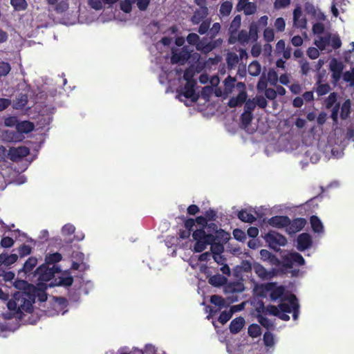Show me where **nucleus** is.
<instances>
[{
	"label": "nucleus",
	"instance_id": "obj_38",
	"mask_svg": "<svg viewBox=\"0 0 354 354\" xmlns=\"http://www.w3.org/2000/svg\"><path fill=\"white\" fill-rule=\"evenodd\" d=\"M232 9V3L230 1H225L221 3L219 9L220 15L225 17L228 16Z\"/></svg>",
	"mask_w": 354,
	"mask_h": 354
},
{
	"label": "nucleus",
	"instance_id": "obj_51",
	"mask_svg": "<svg viewBox=\"0 0 354 354\" xmlns=\"http://www.w3.org/2000/svg\"><path fill=\"white\" fill-rule=\"evenodd\" d=\"M234 238L241 242H244L246 239V234L244 231L241 229L236 228L233 230Z\"/></svg>",
	"mask_w": 354,
	"mask_h": 354
},
{
	"label": "nucleus",
	"instance_id": "obj_55",
	"mask_svg": "<svg viewBox=\"0 0 354 354\" xmlns=\"http://www.w3.org/2000/svg\"><path fill=\"white\" fill-rule=\"evenodd\" d=\"M330 46L334 49H338L342 46V41L339 37L337 35H331Z\"/></svg>",
	"mask_w": 354,
	"mask_h": 354
},
{
	"label": "nucleus",
	"instance_id": "obj_15",
	"mask_svg": "<svg viewBox=\"0 0 354 354\" xmlns=\"http://www.w3.org/2000/svg\"><path fill=\"white\" fill-rule=\"evenodd\" d=\"M247 93L245 91H241L236 97H231L227 103L230 108H235L241 106L247 100Z\"/></svg>",
	"mask_w": 354,
	"mask_h": 354
},
{
	"label": "nucleus",
	"instance_id": "obj_47",
	"mask_svg": "<svg viewBox=\"0 0 354 354\" xmlns=\"http://www.w3.org/2000/svg\"><path fill=\"white\" fill-rule=\"evenodd\" d=\"M3 256V263L5 266H10L15 263L18 259V256L16 254H1Z\"/></svg>",
	"mask_w": 354,
	"mask_h": 354
},
{
	"label": "nucleus",
	"instance_id": "obj_60",
	"mask_svg": "<svg viewBox=\"0 0 354 354\" xmlns=\"http://www.w3.org/2000/svg\"><path fill=\"white\" fill-rule=\"evenodd\" d=\"M274 27L279 32H283L285 30L286 22L283 18L278 17L274 21Z\"/></svg>",
	"mask_w": 354,
	"mask_h": 354
},
{
	"label": "nucleus",
	"instance_id": "obj_39",
	"mask_svg": "<svg viewBox=\"0 0 354 354\" xmlns=\"http://www.w3.org/2000/svg\"><path fill=\"white\" fill-rule=\"evenodd\" d=\"M248 333L250 337L256 338L261 335L262 331L261 327L258 324H252L249 326Z\"/></svg>",
	"mask_w": 354,
	"mask_h": 354
},
{
	"label": "nucleus",
	"instance_id": "obj_35",
	"mask_svg": "<svg viewBox=\"0 0 354 354\" xmlns=\"http://www.w3.org/2000/svg\"><path fill=\"white\" fill-rule=\"evenodd\" d=\"M261 71V66L259 62L253 61L248 66V73L252 76H258Z\"/></svg>",
	"mask_w": 354,
	"mask_h": 354
},
{
	"label": "nucleus",
	"instance_id": "obj_43",
	"mask_svg": "<svg viewBox=\"0 0 354 354\" xmlns=\"http://www.w3.org/2000/svg\"><path fill=\"white\" fill-rule=\"evenodd\" d=\"M236 81V78L230 75L227 76V77L224 80L223 83L225 86V91L226 93L232 92V89L234 87Z\"/></svg>",
	"mask_w": 354,
	"mask_h": 354
},
{
	"label": "nucleus",
	"instance_id": "obj_11",
	"mask_svg": "<svg viewBox=\"0 0 354 354\" xmlns=\"http://www.w3.org/2000/svg\"><path fill=\"white\" fill-rule=\"evenodd\" d=\"M30 153V150L26 147H19L12 148L9 150V158L12 161H16L19 158H24Z\"/></svg>",
	"mask_w": 354,
	"mask_h": 354
},
{
	"label": "nucleus",
	"instance_id": "obj_28",
	"mask_svg": "<svg viewBox=\"0 0 354 354\" xmlns=\"http://www.w3.org/2000/svg\"><path fill=\"white\" fill-rule=\"evenodd\" d=\"M48 4L51 6H55V10L57 12H63L68 8L67 3L59 0H46Z\"/></svg>",
	"mask_w": 354,
	"mask_h": 354
},
{
	"label": "nucleus",
	"instance_id": "obj_27",
	"mask_svg": "<svg viewBox=\"0 0 354 354\" xmlns=\"http://www.w3.org/2000/svg\"><path fill=\"white\" fill-rule=\"evenodd\" d=\"M237 216L239 219L245 223H252L256 221V217L246 209L239 211Z\"/></svg>",
	"mask_w": 354,
	"mask_h": 354
},
{
	"label": "nucleus",
	"instance_id": "obj_31",
	"mask_svg": "<svg viewBox=\"0 0 354 354\" xmlns=\"http://www.w3.org/2000/svg\"><path fill=\"white\" fill-rule=\"evenodd\" d=\"M10 5L13 7L15 11H24L28 8V4L26 0H10Z\"/></svg>",
	"mask_w": 354,
	"mask_h": 354
},
{
	"label": "nucleus",
	"instance_id": "obj_29",
	"mask_svg": "<svg viewBox=\"0 0 354 354\" xmlns=\"http://www.w3.org/2000/svg\"><path fill=\"white\" fill-rule=\"evenodd\" d=\"M230 237V234L222 229H219L216 231L215 234H213L214 241L221 242L223 244L226 243L229 241Z\"/></svg>",
	"mask_w": 354,
	"mask_h": 354
},
{
	"label": "nucleus",
	"instance_id": "obj_30",
	"mask_svg": "<svg viewBox=\"0 0 354 354\" xmlns=\"http://www.w3.org/2000/svg\"><path fill=\"white\" fill-rule=\"evenodd\" d=\"M62 259V256L59 252H55L46 256L45 264L48 266L55 265L56 263L59 262Z\"/></svg>",
	"mask_w": 354,
	"mask_h": 354
},
{
	"label": "nucleus",
	"instance_id": "obj_23",
	"mask_svg": "<svg viewBox=\"0 0 354 354\" xmlns=\"http://www.w3.org/2000/svg\"><path fill=\"white\" fill-rule=\"evenodd\" d=\"M35 128V125L32 122L28 120L21 121L17 124L16 129L21 133H28Z\"/></svg>",
	"mask_w": 354,
	"mask_h": 354
},
{
	"label": "nucleus",
	"instance_id": "obj_22",
	"mask_svg": "<svg viewBox=\"0 0 354 354\" xmlns=\"http://www.w3.org/2000/svg\"><path fill=\"white\" fill-rule=\"evenodd\" d=\"M210 245V250L213 254V258L214 261H217V258H221V254L224 251L223 243L213 241Z\"/></svg>",
	"mask_w": 354,
	"mask_h": 354
},
{
	"label": "nucleus",
	"instance_id": "obj_26",
	"mask_svg": "<svg viewBox=\"0 0 354 354\" xmlns=\"http://www.w3.org/2000/svg\"><path fill=\"white\" fill-rule=\"evenodd\" d=\"M310 223L313 230L316 233H321L324 231V226L321 220L317 216H312L310 218Z\"/></svg>",
	"mask_w": 354,
	"mask_h": 354
},
{
	"label": "nucleus",
	"instance_id": "obj_36",
	"mask_svg": "<svg viewBox=\"0 0 354 354\" xmlns=\"http://www.w3.org/2000/svg\"><path fill=\"white\" fill-rule=\"evenodd\" d=\"M239 10H243L245 15H251L257 12V6L253 2L247 1Z\"/></svg>",
	"mask_w": 354,
	"mask_h": 354
},
{
	"label": "nucleus",
	"instance_id": "obj_17",
	"mask_svg": "<svg viewBox=\"0 0 354 354\" xmlns=\"http://www.w3.org/2000/svg\"><path fill=\"white\" fill-rule=\"evenodd\" d=\"M288 303L281 302L279 305V309L282 313H290L293 309V304H298V300L295 295H291L288 298Z\"/></svg>",
	"mask_w": 354,
	"mask_h": 354
},
{
	"label": "nucleus",
	"instance_id": "obj_18",
	"mask_svg": "<svg viewBox=\"0 0 354 354\" xmlns=\"http://www.w3.org/2000/svg\"><path fill=\"white\" fill-rule=\"evenodd\" d=\"M274 285L272 283H268L266 286V289H267V290H270V299L272 301H276L278 299H281L282 297V296L284 294L285 289H284L283 286H282L275 287L272 289V287Z\"/></svg>",
	"mask_w": 354,
	"mask_h": 354
},
{
	"label": "nucleus",
	"instance_id": "obj_64",
	"mask_svg": "<svg viewBox=\"0 0 354 354\" xmlns=\"http://www.w3.org/2000/svg\"><path fill=\"white\" fill-rule=\"evenodd\" d=\"M14 243L15 241L12 238L9 236L3 237L1 240V245L5 248H11L14 245Z\"/></svg>",
	"mask_w": 354,
	"mask_h": 354
},
{
	"label": "nucleus",
	"instance_id": "obj_16",
	"mask_svg": "<svg viewBox=\"0 0 354 354\" xmlns=\"http://www.w3.org/2000/svg\"><path fill=\"white\" fill-rule=\"evenodd\" d=\"M241 25V17L240 15H236L231 21L227 30L228 38L234 37L238 32Z\"/></svg>",
	"mask_w": 354,
	"mask_h": 354
},
{
	"label": "nucleus",
	"instance_id": "obj_59",
	"mask_svg": "<svg viewBox=\"0 0 354 354\" xmlns=\"http://www.w3.org/2000/svg\"><path fill=\"white\" fill-rule=\"evenodd\" d=\"M31 251V247L25 244L21 245L18 249L19 254L21 257H24L30 254Z\"/></svg>",
	"mask_w": 354,
	"mask_h": 354
},
{
	"label": "nucleus",
	"instance_id": "obj_3",
	"mask_svg": "<svg viewBox=\"0 0 354 354\" xmlns=\"http://www.w3.org/2000/svg\"><path fill=\"white\" fill-rule=\"evenodd\" d=\"M60 272L61 269L57 265L50 267L47 264L43 263L36 269L35 274L37 276L39 281L47 282L54 277L55 273Z\"/></svg>",
	"mask_w": 354,
	"mask_h": 354
},
{
	"label": "nucleus",
	"instance_id": "obj_2",
	"mask_svg": "<svg viewBox=\"0 0 354 354\" xmlns=\"http://www.w3.org/2000/svg\"><path fill=\"white\" fill-rule=\"evenodd\" d=\"M192 237L195 241L194 246L195 252L204 251L207 248V246L214 241L213 234H207L204 229H197L193 231Z\"/></svg>",
	"mask_w": 354,
	"mask_h": 354
},
{
	"label": "nucleus",
	"instance_id": "obj_50",
	"mask_svg": "<svg viewBox=\"0 0 354 354\" xmlns=\"http://www.w3.org/2000/svg\"><path fill=\"white\" fill-rule=\"evenodd\" d=\"M263 340L266 346H272L274 344V336L272 333L269 331L263 334Z\"/></svg>",
	"mask_w": 354,
	"mask_h": 354
},
{
	"label": "nucleus",
	"instance_id": "obj_6",
	"mask_svg": "<svg viewBox=\"0 0 354 354\" xmlns=\"http://www.w3.org/2000/svg\"><path fill=\"white\" fill-rule=\"evenodd\" d=\"M344 66L342 62H338L335 58H333L329 64V69L332 73L331 82L334 86H336L339 82L342 76L343 75V71Z\"/></svg>",
	"mask_w": 354,
	"mask_h": 354
},
{
	"label": "nucleus",
	"instance_id": "obj_46",
	"mask_svg": "<svg viewBox=\"0 0 354 354\" xmlns=\"http://www.w3.org/2000/svg\"><path fill=\"white\" fill-rule=\"evenodd\" d=\"M210 302L216 306H218L220 308L225 306V299L221 296L218 295H212L210 297Z\"/></svg>",
	"mask_w": 354,
	"mask_h": 354
},
{
	"label": "nucleus",
	"instance_id": "obj_33",
	"mask_svg": "<svg viewBox=\"0 0 354 354\" xmlns=\"http://www.w3.org/2000/svg\"><path fill=\"white\" fill-rule=\"evenodd\" d=\"M258 24L256 22H252L249 26L248 37L252 42H256L258 39Z\"/></svg>",
	"mask_w": 354,
	"mask_h": 354
},
{
	"label": "nucleus",
	"instance_id": "obj_10",
	"mask_svg": "<svg viewBox=\"0 0 354 354\" xmlns=\"http://www.w3.org/2000/svg\"><path fill=\"white\" fill-rule=\"evenodd\" d=\"M208 13L207 7L206 6H201L194 11L191 18V21L193 24H199L201 21L207 19Z\"/></svg>",
	"mask_w": 354,
	"mask_h": 354
},
{
	"label": "nucleus",
	"instance_id": "obj_42",
	"mask_svg": "<svg viewBox=\"0 0 354 354\" xmlns=\"http://www.w3.org/2000/svg\"><path fill=\"white\" fill-rule=\"evenodd\" d=\"M133 3H135V0H122L120 3V8L124 12L130 13Z\"/></svg>",
	"mask_w": 354,
	"mask_h": 354
},
{
	"label": "nucleus",
	"instance_id": "obj_52",
	"mask_svg": "<svg viewBox=\"0 0 354 354\" xmlns=\"http://www.w3.org/2000/svg\"><path fill=\"white\" fill-rule=\"evenodd\" d=\"M291 258L294 264H297L298 266H304L305 264V260L304 257L301 254L298 252H292Z\"/></svg>",
	"mask_w": 354,
	"mask_h": 354
},
{
	"label": "nucleus",
	"instance_id": "obj_19",
	"mask_svg": "<svg viewBox=\"0 0 354 354\" xmlns=\"http://www.w3.org/2000/svg\"><path fill=\"white\" fill-rule=\"evenodd\" d=\"M183 96L187 99H191L193 102H196L198 100V96L195 94L194 83L187 82L183 88Z\"/></svg>",
	"mask_w": 354,
	"mask_h": 354
},
{
	"label": "nucleus",
	"instance_id": "obj_61",
	"mask_svg": "<svg viewBox=\"0 0 354 354\" xmlns=\"http://www.w3.org/2000/svg\"><path fill=\"white\" fill-rule=\"evenodd\" d=\"M325 30L324 25L322 23L317 22L313 24L312 30L314 35L323 34Z\"/></svg>",
	"mask_w": 354,
	"mask_h": 354
},
{
	"label": "nucleus",
	"instance_id": "obj_5",
	"mask_svg": "<svg viewBox=\"0 0 354 354\" xmlns=\"http://www.w3.org/2000/svg\"><path fill=\"white\" fill-rule=\"evenodd\" d=\"M264 239L268 243L270 248L274 250H276L278 246H284L287 243L286 238L274 231H270L267 233L264 236Z\"/></svg>",
	"mask_w": 354,
	"mask_h": 354
},
{
	"label": "nucleus",
	"instance_id": "obj_45",
	"mask_svg": "<svg viewBox=\"0 0 354 354\" xmlns=\"http://www.w3.org/2000/svg\"><path fill=\"white\" fill-rule=\"evenodd\" d=\"M232 315H233V311H231L230 310H224V311L221 312V313L220 314V315L218 318V321L221 324H225L232 318Z\"/></svg>",
	"mask_w": 354,
	"mask_h": 354
},
{
	"label": "nucleus",
	"instance_id": "obj_54",
	"mask_svg": "<svg viewBox=\"0 0 354 354\" xmlns=\"http://www.w3.org/2000/svg\"><path fill=\"white\" fill-rule=\"evenodd\" d=\"M252 113L243 112L241 115V124L247 127L252 122Z\"/></svg>",
	"mask_w": 354,
	"mask_h": 354
},
{
	"label": "nucleus",
	"instance_id": "obj_62",
	"mask_svg": "<svg viewBox=\"0 0 354 354\" xmlns=\"http://www.w3.org/2000/svg\"><path fill=\"white\" fill-rule=\"evenodd\" d=\"M336 101H337V93L335 92L330 93V95L326 100V107L327 109L332 107L335 104Z\"/></svg>",
	"mask_w": 354,
	"mask_h": 354
},
{
	"label": "nucleus",
	"instance_id": "obj_40",
	"mask_svg": "<svg viewBox=\"0 0 354 354\" xmlns=\"http://www.w3.org/2000/svg\"><path fill=\"white\" fill-rule=\"evenodd\" d=\"M211 23L212 20L210 18L206 19L204 21H201L197 30L198 32L201 35H205L206 33L208 34Z\"/></svg>",
	"mask_w": 354,
	"mask_h": 354
},
{
	"label": "nucleus",
	"instance_id": "obj_1",
	"mask_svg": "<svg viewBox=\"0 0 354 354\" xmlns=\"http://www.w3.org/2000/svg\"><path fill=\"white\" fill-rule=\"evenodd\" d=\"M35 298V291L16 292L6 304L8 312L4 314V317L8 319L16 318L21 320L25 313L32 312Z\"/></svg>",
	"mask_w": 354,
	"mask_h": 354
},
{
	"label": "nucleus",
	"instance_id": "obj_8",
	"mask_svg": "<svg viewBox=\"0 0 354 354\" xmlns=\"http://www.w3.org/2000/svg\"><path fill=\"white\" fill-rule=\"evenodd\" d=\"M250 40L248 37V33L246 30H241L239 31L234 37H231L227 39V42L229 44L233 45L236 43L242 46H245L247 44Z\"/></svg>",
	"mask_w": 354,
	"mask_h": 354
},
{
	"label": "nucleus",
	"instance_id": "obj_9",
	"mask_svg": "<svg viewBox=\"0 0 354 354\" xmlns=\"http://www.w3.org/2000/svg\"><path fill=\"white\" fill-rule=\"evenodd\" d=\"M306 221L304 218H297L291 221L290 219V224L287 225L286 230L289 234H295L301 231L305 226Z\"/></svg>",
	"mask_w": 354,
	"mask_h": 354
},
{
	"label": "nucleus",
	"instance_id": "obj_44",
	"mask_svg": "<svg viewBox=\"0 0 354 354\" xmlns=\"http://www.w3.org/2000/svg\"><path fill=\"white\" fill-rule=\"evenodd\" d=\"M221 26L218 22L214 23L212 28L209 27L208 32V37L209 39H214L216 35L219 33Z\"/></svg>",
	"mask_w": 354,
	"mask_h": 354
},
{
	"label": "nucleus",
	"instance_id": "obj_24",
	"mask_svg": "<svg viewBox=\"0 0 354 354\" xmlns=\"http://www.w3.org/2000/svg\"><path fill=\"white\" fill-rule=\"evenodd\" d=\"M207 39L203 37L201 42L197 45V50L203 53L207 54L215 49V46L212 41L206 42Z\"/></svg>",
	"mask_w": 354,
	"mask_h": 354
},
{
	"label": "nucleus",
	"instance_id": "obj_4",
	"mask_svg": "<svg viewBox=\"0 0 354 354\" xmlns=\"http://www.w3.org/2000/svg\"><path fill=\"white\" fill-rule=\"evenodd\" d=\"M194 51L188 46H184L179 50H173L171 57V62L172 64H185L191 57V54Z\"/></svg>",
	"mask_w": 354,
	"mask_h": 354
},
{
	"label": "nucleus",
	"instance_id": "obj_32",
	"mask_svg": "<svg viewBox=\"0 0 354 354\" xmlns=\"http://www.w3.org/2000/svg\"><path fill=\"white\" fill-rule=\"evenodd\" d=\"M227 67L230 69L234 68L239 62V57L235 53H229L226 57Z\"/></svg>",
	"mask_w": 354,
	"mask_h": 354
},
{
	"label": "nucleus",
	"instance_id": "obj_63",
	"mask_svg": "<svg viewBox=\"0 0 354 354\" xmlns=\"http://www.w3.org/2000/svg\"><path fill=\"white\" fill-rule=\"evenodd\" d=\"M151 0H135V3H136L137 7L140 11H145L149 3Z\"/></svg>",
	"mask_w": 354,
	"mask_h": 354
},
{
	"label": "nucleus",
	"instance_id": "obj_25",
	"mask_svg": "<svg viewBox=\"0 0 354 354\" xmlns=\"http://www.w3.org/2000/svg\"><path fill=\"white\" fill-rule=\"evenodd\" d=\"M208 283L214 287H220L227 283V278L220 274H214L209 277Z\"/></svg>",
	"mask_w": 354,
	"mask_h": 354
},
{
	"label": "nucleus",
	"instance_id": "obj_49",
	"mask_svg": "<svg viewBox=\"0 0 354 354\" xmlns=\"http://www.w3.org/2000/svg\"><path fill=\"white\" fill-rule=\"evenodd\" d=\"M257 317L258 322L263 327L266 328V329H270L273 327V324L267 317L263 316L262 315H257Z\"/></svg>",
	"mask_w": 354,
	"mask_h": 354
},
{
	"label": "nucleus",
	"instance_id": "obj_53",
	"mask_svg": "<svg viewBox=\"0 0 354 354\" xmlns=\"http://www.w3.org/2000/svg\"><path fill=\"white\" fill-rule=\"evenodd\" d=\"M343 79L346 82H348L351 86H354V67L351 68V71H346L343 74Z\"/></svg>",
	"mask_w": 354,
	"mask_h": 354
},
{
	"label": "nucleus",
	"instance_id": "obj_20",
	"mask_svg": "<svg viewBox=\"0 0 354 354\" xmlns=\"http://www.w3.org/2000/svg\"><path fill=\"white\" fill-rule=\"evenodd\" d=\"M330 39L331 33L327 32L324 36L318 37V39L315 40L314 44L320 50H324L326 48L327 46H330Z\"/></svg>",
	"mask_w": 354,
	"mask_h": 354
},
{
	"label": "nucleus",
	"instance_id": "obj_56",
	"mask_svg": "<svg viewBox=\"0 0 354 354\" xmlns=\"http://www.w3.org/2000/svg\"><path fill=\"white\" fill-rule=\"evenodd\" d=\"M263 39L267 42H271L274 39V33L272 28H266L263 31Z\"/></svg>",
	"mask_w": 354,
	"mask_h": 354
},
{
	"label": "nucleus",
	"instance_id": "obj_57",
	"mask_svg": "<svg viewBox=\"0 0 354 354\" xmlns=\"http://www.w3.org/2000/svg\"><path fill=\"white\" fill-rule=\"evenodd\" d=\"M11 70L9 63L5 62H0V77L7 75Z\"/></svg>",
	"mask_w": 354,
	"mask_h": 354
},
{
	"label": "nucleus",
	"instance_id": "obj_34",
	"mask_svg": "<svg viewBox=\"0 0 354 354\" xmlns=\"http://www.w3.org/2000/svg\"><path fill=\"white\" fill-rule=\"evenodd\" d=\"M351 100L349 99L346 100L342 105L340 117L342 120H346L350 115L351 113Z\"/></svg>",
	"mask_w": 354,
	"mask_h": 354
},
{
	"label": "nucleus",
	"instance_id": "obj_41",
	"mask_svg": "<svg viewBox=\"0 0 354 354\" xmlns=\"http://www.w3.org/2000/svg\"><path fill=\"white\" fill-rule=\"evenodd\" d=\"M187 42L191 46H195L197 49V45L201 42L202 39H201L198 35L196 33H189L186 37Z\"/></svg>",
	"mask_w": 354,
	"mask_h": 354
},
{
	"label": "nucleus",
	"instance_id": "obj_12",
	"mask_svg": "<svg viewBox=\"0 0 354 354\" xmlns=\"http://www.w3.org/2000/svg\"><path fill=\"white\" fill-rule=\"evenodd\" d=\"M297 249L299 251H304L309 248L312 245V238L308 233H302L299 234L297 239Z\"/></svg>",
	"mask_w": 354,
	"mask_h": 354
},
{
	"label": "nucleus",
	"instance_id": "obj_21",
	"mask_svg": "<svg viewBox=\"0 0 354 354\" xmlns=\"http://www.w3.org/2000/svg\"><path fill=\"white\" fill-rule=\"evenodd\" d=\"M245 325V319L242 317L234 319L230 324V331L232 334L239 333Z\"/></svg>",
	"mask_w": 354,
	"mask_h": 354
},
{
	"label": "nucleus",
	"instance_id": "obj_58",
	"mask_svg": "<svg viewBox=\"0 0 354 354\" xmlns=\"http://www.w3.org/2000/svg\"><path fill=\"white\" fill-rule=\"evenodd\" d=\"M73 283V278L71 276L61 277L59 282L57 283L58 286H63L65 287L71 286Z\"/></svg>",
	"mask_w": 354,
	"mask_h": 354
},
{
	"label": "nucleus",
	"instance_id": "obj_14",
	"mask_svg": "<svg viewBox=\"0 0 354 354\" xmlns=\"http://www.w3.org/2000/svg\"><path fill=\"white\" fill-rule=\"evenodd\" d=\"M195 226V221L194 218H187L184 221L185 230H180L178 232V236L181 239H188L192 232H193V227Z\"/></svg>",
	"mask_w": 354,
	"mask_h": 354
},
{
	"label": "nucleus",
	"instance_id": "obj_48",
	"mask_svg": "<svg viewBox=\"0 0 354 354\" xmlns=\"http://www.w3.org/2000/svg\"><path fill=\"white\" fill-rule=\"evenodd\" d=\"M316 92L319 96L327 94L330 91V86L328 84H317Z\"/></svg>",
	"mask_w": 354,
	"mask_h": 354
},
{
	"label": "nucleus",
	"instance_id": "obj_37",
	"mask_svg": "<svg viewBox=\"0 0 354 354\" xmlns=\"http://www.w3.org/2000/svg\"><path fill=\"white\" fill-rule=\"evenodd\" d=\"M37 263V259L35 257H29L24 264L23 271L25 273L30 272L32 270V269L36 266Z\"/></svg>",
	"mask_w": 354,
	"mask_h": 354
},
{
	"label": "nucleus",
	"instance_id": "obj_7",
	"mask_svg": "<svg viewBox=\"0 0 354 354\" xmlns=\"http://www.w3.org/2000/svg\"><path fill=\"white\" fill-rule=\"evenodd\" d=\"M293 26L300 29L306 28L307 26V19L302 17V10L299 6H296L293 10Z\"/></svg>",
	"mask_w": 354,
	"mask_h": 354
},
{
	"label": "nucleus",
	"instance_id": "obj_13",
	"mask_svg": "<svg viewBox=\"0 0 354 354\" xmlns=\"http://www.w3.org/2000/svg\"><path fill=\"white\" fill-rule=\"evenodd\" d=\"M268 223L278 228L287 227L290 224V218L287 216H274L269 218Z\"/></svg>",
	"mask_w": 354,
	"mask_h": 354
}]
</instances>
